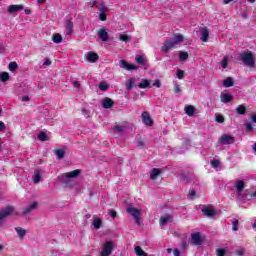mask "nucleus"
Returning a JSON list of instances; mask_svg holds the SVG:
<instances>
[{
    "label": "nucleus",
    "mask_w": 256,
    "mask_h": 256,
    "mask_svg": "<svg viewBox=\"0 0 256 256\" xmlns=\"http://www.w3.org/2000/svg\"><path fill=\"white\" fill-rule=\"evenodd\" d=\"M185 37L182 34H178L172 38V40H165L164 45L161 47V51L167 54L171 49H174L179 43H183Z\"/></svg>",
    "instance_id": "1"
},
{
    "label": "nucleus",
    "mask_w": 256,
    "mask_h": 256,
    "mask_svg": "<svg viewBox=\"0 0 256 256\" xmlns=\"http://www.w3.org/2000/svg\"><path fill=\"white\" fill-rule=\"evenodd\" d=\"M239 59L246 67L253 69L255 67V56L251 52H242L239 54Z\"/></svg>",
    "instance_id": "2"
},
{
    "label": "nucleus",
    "mask_w": 256,
    "mask_h": 256,
    "mask_svg": "<svg viewBox=\"0 0 256 256\" xmlns=\"http://www.w3.org/2000/svg\"><path fill=\"white\" fill-rule=\"evenodd\" d=\"M15 213V207L13 205H7L0 209V221H5L7 217H11Z\"/></svg>",
    "instance_id": "3"
},
{
    "label": "nucleus",
    "mask_w": 256,
    "mask_h": 256,
    "mask_svg": "<svg viewBox=\"0 0 256 256\" xmlns=\"http://www.w3.org/2000/svg\"><path fill=\"white\" fill-rule=\"evenodd\" d=\"M126 213L135 219L137 225H141V211L139 209L129 206L126 209Z\"/></svg>",
    "instance_id": "4"
},
{
    "label": "nucleus",
    "mask_w": 256,
    "mask_h": 256,
    "mask_svg": "<svg viewBox=\"0 0 256 256\" xmlns=\"http://www.w3.org/2000/svg\"><path fill=\"white\" fill-rule=\"evenodd\" d=\"M218 143H220V145H233V143H235V137L224 134L220 136V138L218 139Z\"/></svg>",
    "instance_id": "5"
},
{
    "label": "nucleus",
    "mask_w": 256,
    "mask_h": 256,
    "mask_svg": "<svg viewBox=\"0 0 256 256\" xmlns=\"http://www.w3.org/2000/svg\"><path fill=\"white\" fill-rule=\"evenodd\" d=\"M142 123H144V125H147L148 127H153V125H155V121L153 120V118H151V115L147 111H144L142 113Z\"/></svg>",
    "instance_id": "6"
},
{
    "label": "nucleus",
    "mask_w": 256,
    "mask_h": 256,
    "mask_svg": "<svg viewBox=\"0 0 256 256\" xmlns=\"http://www.w3.org/2000/svg\"><path fill=\"white\" fill-rule=\"evenodd\" d=\"M112 251H113V243L111 241H106L101 251V256H109L111 255Z\"/></svg>",
    "instance_id": "7"
},
{
    "label": "nucleus",
    "mask_w": 256,
    "mask_h": 256,
    "mask_svg": "<svg viewBox=\"0 0 256 256\" xmlns=\"http://www.w3.org/2000/svg\"><path fill=\"white\" fill-rule=\"evenodd\" d=\"M99 11V19L100 21H107V11L108 8L105 6V4H100L97 6Z\"/></svg>",
    "instance_id": "8"
},
{
    "label": "nucleus",
    "mask_w": 256,
    "mask_h": 256,
    "mask_svg": "<svg viewBox=\"0 0 256 256\" xmlns=\"http://www.w3.org/2000/svg\"><path fill=\"white\" fill-rule=\"evenodd\" d=\"M120 68L125 69L126 71H135L137 69V66L133 64H129L127 60H120Z\"/></svg>",
    "instance_id": "9"
},
{
    "label": "nucleus",
    "mask_w": 256,
    "mask_h": 256,
    "mask_svg": "<svg viewBox=\"0 0 256 256\" xmlns=\"http://www.w3.org/2000/svg\"><path fill=\"white\" fill-rule=\"evenodd\" d=\"M200 39L203 43H207L209 41V29L207 27L200 29Z\"/></svg>",
    "instance_id": "10"
},
{
    "label": "nucleus",
    "mask_w": 256,
    "mask_h": 256,
    "mask_svg": "<svg viewBox=\"0 0 256 256\" xmlns=\"http://www.w3.org/2000/svg\"><path fill=\"white\" fill-rule=\"evenodd\" d=\"M98 38L101 39V41H104V43H107L109 41V33L105 28H101L98 30Z\"/></svg>",
    "instance_id": "11"
},
{
    "label": "nucleus",
    "mask_w": 256,
    "mask_h": 256,
    "mask_svg": "<svg viewBox=\"0 0 256 256\" xmlns=\"http://www.w3.org/2000/svg\"><path fill=\"white\" fill-rule=\"evenodd\" d=\"M191 239L193 245H201V243H203V239H201V233L199 232L191 234Z\"/></svg>",
    "instance_id": "12"
},
{
    "label": "nucleus",
    "mask_w": 256,
    "mask_h": 256,
    "mask_svg": "<svg viewBox=\"0 0 256 256\" xmlns=\"http://www.w3.org/2000/svg\"><path fill=\"white\" fill-rule=\"evenodd\" d=\"M113 105H115V101L109 97L104 98L102 101V107L104 109H111Z\"/></svg>",
    "instance_id": "13"
},
{
    "label": "nucleus",
    "mask_w": 256,
    "mask_h": 256,
    "mask_svg": "<svg viewBox=\"0 0 256 256\" xmlns=\"http://www.w3.org/2000/svg\"><path fill=\"white\" fill-rule=\"evenodd\" d=\"M79 175H81V170L76 169V170H73L71 172L65 173L64 177H66V179H75V177H79Z\"/></svg>",
    "instance_id": "14"
},
{
    "label": "nucleus",
    "mask_w": 256,
    "mask_h": 256,
    "mask_svg": "<svg viewBox=\"0 0 256 256\" xmlns=\"http://www.w3.org/2000/svg\"><path fill=\"white\" fill-rule=\"evenodd\" d=\"M202 213L205 215V217H215V209L204 207L202 208Z\"/></svg>",
    "instance_id": "15"
},
{
    "label": "nucleus",
    "mask_w": 256,
    "mask_h": 256,
    "mask_svg": "<svg viewBox=\"0 0 256 256\" xmlns=\"http://www.w3.org/2000/svg\"><path fill=\"white\" fill-rule=\"evenodd\" d=\"M87 59L89 63H97V61H99V54L95 52H89Z\"/></svg>",
    "instance_id": "16"
},
{
    "label": "nucleus",
    "mask_w": 256,
    "mask_h": 256,
    "mask_svg": "<svg viewBox=\"0 0 256 256\" xmlns=\"http://www.w3.org/2000/svg\"><path fill=\"white\" fill-rule=\"evenodd\" d=\"M235 188H236V191H238V193H242L243 189H245V181L236 179Z\"/></svg>",
    "instance_id": "17"
},
{
    "label": "nucleus",
    "mask_w": 256,
    "mask_h": 256,
    "mask_svg": "<svg viewBox=\"0 0 256 256\" xmlns=\"http://www.w3.org/2000/svg\"><path fill=\"white\" fill-rule=\"evenodd\" d=\"M220 99L222 103H231L233 100V95L227 93H221Z\"/></svg>",
    "instance_id": "18"
},
{
    "label": "nucleus",
    "mask_w": 256,
    "mask_h": 256,
    "mask_svg": "<svg viewBox=\"0 0 256 256\" xmlns=\"http://www.w3.org/2000/svg\"><path fill=\"white\" fill-rule=\"evenodd\" d=\"M24 7L23 5H10L8 7V13H17L18 11H23Z\"/></svg>",
    "instance_id": "19"
},
{
    "label": "nucleus",
    "mask_w": 256,
    "mask_h": 256,
    "mask_svg": "<svg viewBox=\"0 0 256 256\" xmlns=\"http://www.w3.org/2000/svg\"><path fill=\"white\" fill-rule=\"evenodd\" d=\"M184 111L188 117H193L195 115V106L193 105H186Z\"/></svg>",
    "instance_id": "20"
},
{
    "label": "nucleus",
    "mask_w": 256,
    "mask_h": 256,
    "mask_svg": "<svg viewBox=\"0 0 256 256\" xmlns=\"http://www.w3.org/2000/svg\"><path fill=\"white\" fill-rule=\"evenodd\" d=\"M37 202H33L29 207L25 208L22 212V215H29L31 211H34V209H37Z\"/></svg>",
    "instance_id": "21"
},
{
    "label": "nucleus",
    "mask_w": 256,
    "mask_h": 256,
    "mask_svg": "<svg viewBox=\"0 0 256 256\" xmlns=\"http://www.w3.org/2000/svg\"><path fill=\"white\" fill-rule=\"evenodd\" d=\"M169 221H171V215L169 214L160 217V225L162 227H165Z\"/></svg>",
    "instance_id": "22"
},
{
    "label": "nucleus",
    "mask_w": 256,
    "mask_h": 256,
    "mask_svg": "<svg viewBox=\"0 0 256 256\" xmlns=\"http://www.w3.org/2000/svg\"><path fill=\"white\" fill-rule=\"evenodd\" d=\"M66 34L73 35V21L71 20L66 21Z\"/></svg>",
    "instance_id": "23"
},
{
    "label": "nucleus",
    "mask_w": 256,
    "mask_h": 256,
    "mask_svg": "<svg viewBox=\"0 0 256 256\" xmlns=\"http://www.w3.org/2000/svg\"><path fill=\"white\" fill-rule=\"evenodd\" d=\"M54 154L56 155L57 159L61 160L63 157H65V150L61 148H56L54 150Z\"/></svg>",
    "instance_id": "24"
},
{
    "label": "nucleus",
    "mask_w": 256,
    "mask_h": 256,
    "mask_svg": "<svg viewBox=\"0 0 256 256\" xmlns=\"http://www.w3.org/2000/svg\"><path fill=\"white\" fill-rule=\"evenodd\" d=\"M159 175H161V170L159 168H154L150 174V179H152V181H155V179H157Z\"/></svg>",
    "instance_id": "25"
},
{
    "label": "nucleus",
    "mask_w": 256,
    "mask_h": 256,
    "mask_svg": "<svg viewBox=\"0 0 256 256\" xmlns=\"http://www.w3.org/2000/svg\"><path fill=\"white\" fill-rule=\"evenodd\" d=\"M134 251L137 256H149L147 252L143 251V248H141V246H136L134 248Z\"/></svg>",
    "instance_id": "26"
},
{
    "label": "nucleus",
    "mask_w": 256,
    "mask_h": 256,
    "mask_svg": "<svg viewBox=\"0 0 256 256\" xmlns=\"http://www.w3.org/2000/svg\"><path fill=\"white\" fill-rule=\"evenodd\" d=\"M52 41H53V43H56V44L62 43L63 42V36H61V34H59V33H55L52 36Z\"/></svg>",
    "instance_id": "27"
},
{
    "label": "nucleus",
    "mask_w": 256,
    "mask_h": 256,
    "mask_svg": "<svg viewBox=\"0 0 256 256\" xmlns=\"http://www.w3.org/2000/svg\"><path fill=\"white\" fill-rule=\"evenodd\" d=\"M235 85V82L233 81L232 77H228L224 80L223 86L224 87H233Z\"/></svg>",
    "instance_id": "28"
},
{
    "label": "nucleus",
    "mask_w": 256,
    "mask_h": 256,
    "mask_svg": "<svg viewBox=\"0 0 256 256\" xmlns=\"http://www.w3.org/2000/svg\"><path fill=\"white\" fill-rule=\"evenodd\" d=\"M236 113L238 115H245L247 113V107H245V105H239L237 108H236Z\"/></svg>",
    "instance_id": "29"
},
{
    "label": "nucleus",
    "mask_w": 256,
    "mask_h": 256,
    "mask_svg": "<svg viewBox=\"0 0 256 256\" xmlns=\"http://www.w3.org/2000/svg\"><path fill=\"white\" fill-rule=\"evenodd\" d=\"M34 183H39L41 181V171L36 170L32 176Z\"/></svg>",
    "instance_id": "30"
},
{
    "label": "nucleus",
    "mask_w": 256,
    "mask_h": 256,
    "mask_svg": "<svg viewBox=\"0 0 256 256\" xmlns=\"http://www.w3.org/2000/svg\"><path fill=\"white\" fill-rule=\"evenodd\" d=\"M9 79H11V76L9 75V73L7 72L0 73V81H2V83H6V81H9Z\"/></svg>",
    "instance_id": "31"
},
{
    "label": "nucleus",
    "mask_w": 256,
    "mask_h": 256,
    "mask_svg": "<svg viewBox=\"0 0 256 256\" xmlns=\"http://www.w3.org/2000/svg\"><path fill=\"white\" fill-rule=\"evenodd\" d=\"M151 85V82L147 79H143L140 84H138L139 89H147Z\"/></svg>",
    "instance_id": "32"
},
{
    "label": "nucleus",
    "mask_w": 256,
    "mask_h": 256,
    "mask_svg": "<svg viewBox=\"0 0 256 256\" xmlns=\"http://www.w3.org/2000/svg\"><path fill=\"white\" fill-rule=\"evenodd\" d=\"M15 231L18 233L20 239H23V237H25V235H27V230H25L21 227H16Z\"/></svg>",
    "instance_id": "33"
},
{
    "label": "nucleus",
    "mask_w": 256,
    "mask_h": 256,
    "mask_svg": "<svg viewBox=\"0 0 256 256\" xmlns=\"http://www.w3.org/2000/svg\"><path fill=\"white\" fill-rule=\"evenodd\" d=\"M99 89L100 91H109V84H107L105 81H101L99 83Z\"/></svg>",
    "instance_id": "34"
},
{
    "label": "nucleus",
    "mask_w": 256,
    "mask_h": 256,
    "mask_svg": "<svg viewBox=\"0 0 256 256\" xmlns=\"http://www.w3.org/2000/svg\"><path fill=\"white\" fill-rule=\"evenodd\" d=\"M135 61L136 63H138V65H142V67H145V58H143V56L137 55Z\"/></svg>",
    "instance_id": "35"
},
{
    "label": "nucleus",
    "mask_w": 256,
    "mask_h": 256,
    "mask_svg": "<svg viewBox=\"0 0 256 256\" xmlns=\"http://www.w3.org/2000/svg\"><path fill=\"white\" fill-rule=\"evenodd\" d=\"M135 87V79L131 78L126 82V89L130 91V89H133Z\"/></svg>",
    "instance_id": "36"
},
{
    "label": "nucleus",
    "mask_w": 256,
    "mask_h": 256,
    "mask_svg": "<svg viewBox=\"0 0 256 256\" xmlns=\"http://www.w3.org/2000/svg\"><path fill=\"white\" fill-rule=\"evenodd\" d=\"M19 67V65L17 64V62H10L8 65V69L9 71H11L12 73L17 71V68Z\"/></svg>",
    "instance_id": "37"
},
{
    "label": "nucleus",
    "mask_w": 256,
    "mask_h": 256,
    "mask_svg": "<svg viewBox=\"0 0 256 256\" xmlns=\"http://www.w3.org/2000/svg\"><path fill=\"white\" fill-rule=\"evenodd\" d=\"M211 167H213V169H217V167H219L221 165V162L217 159H214L210 162Z\"/></svg>",
    "instance_id": "38"
},
{
    "label": "nucleus",
    "mask_w": 256,
    "mask_h": 256,
    "mask_svg": "<svg viewBox=\"0 0 256 256\" xmlns=\"http://www.w3.org/2000/svg\"><path fill=\"white\" fill-rule=\"evenodd\" d=\"M215 122L216 123H225V117H223V115H221V114H218L215 117Z\"/></svg>",
    "instance_id": "39"
},
{
    "label": "nucleus",
    "mask_w": 256,
    "mask_h": 256,
    "mask_svg": "<svg viewBox=\"0 0 256 256\" xmlns=\"http://www.w3.org/2000/svg\"><path fill=\"white\" fill-rule=\"evenodd\" d=\"M102 221H101V219H95L94 221H93V225H94V227L96 228V229H101V225H102Z\"/></svg>",
    "instance_id": "40"
},
{
    "label": "nucleus",
    "mask_w": 256,
    "mask_h": 256,
    "mask_svg": "<svg viewBox=\"0 0 256 256\" xmlns=\"http://www.w3.org/2000/svg\"><path fill=\"white\" fill-rule=\"evenodd\" d=\"M189 57V54L187 52H181L179 54L180 61H186V59Z\"/></svg>",
    "instance_id": "41"
},
{
    "label": "nucleus",
    "mask_w": 256,
    "mask_h": 256,
    "mask_svg": "<svg viewBox=\"0 0 256 256\" xmlns=\"http://www.w3.org/2000/svg\"><path fill=\"white\" fill-rule=\"evenodd\" d=\"M39 141H47V134L45 132H40L38 135Z\"/></svg>",
    "instance_id": "42"
},
{
    "label": "nucleus",
    "mask_w": 256,
    "mask_h": 256,
    "mask_svg": "<svg viewBox=\"0 0 256 256\" xmlns=\"http://www.w3.org/2000/svg\"><path fill=\"white\" fill-rule=\"evenodd\" d=\"M227 65H229V60L227 56H224V58L222 59V69H227Z\"/></svg>",
    "instance_id": "43"
},
{
    "label": "nucleus",
    "mask_w": 256,
    "mask_h": 256,
    "mask_svg": "<svg viewBox=\"0 0 256 256\" xmlns=\"http://www.w3.org/2000/svg\"><path fill=\"white\" fill-rule=\"evenodd\" d=\"M217 256H225V253H227V249L225 248H220V249H217Z\"/></svg>",
    "instance_id": "44"
},
{
    "label": "nucleus",
    "mask_w": 256,
    "mask_h": 256,
    "mask_svg": "<svg viewBox=\"0 0 256 256\" xmlns=\"http://www.w3.org/2000/svg\"><path fill=\"white\" fill-rule=\"evenodd\" d=\"M232 229L233 231H239V220L232 222Z\"/></svg>",
    "instance_id": "45"
},
{
    "label": "nucleus",
    "mask_w": 256,
    "mask_h": 256,
    "mask_svg": "<svg viewBox=\"0 0 256 256\" xmlns=\"http://www.w3.org/2000/svg\"><path fill=\"white\" fill-rule=\"evenodd\" d=\"M120 41H123L124 43H128L129 35H126V34L120 35Z\"/></svg>",
    "instance_id": "46"
},
{
    "label": "nucleus",
    "mask_w": 256,
    "mask_h": 256,
    "mask_svg": "<svg viewBox=\"0 0 256 256\" xmlns=\"http://www.w3.org/2000/svg\"><path fill=\"white\" fill-rule=\"evenodd\" d=\"M176 75L178 79H183V77H185V72L183 70H177Z\"/></svg>",
    "instance_id": "47"
},
{
    "label": "nucleus",
    "mask_w": 256,
    "mask_h": 256,
    "mask_svg": "<svg viewBox=\"0 0 256 256\" xmlns=\"http://www.w3.org/2000/svg\"><path fill=\"white\" fill-rule=\"evenodd\" d=\"M114 131H116L117 133H123L124 128H123V126L116 125V126L114 127Z\"/></svg>",
    "instance_id": "48"
},
{
    "label": "nucleus",
    "mask_w": 256,
    "mask_h": 256,
    "mask_svg": "<svg viewBox=\"0 0 256 256\" xmlns=\"http://www.w3.org/2000/svg\"><path fill=\"white\" fill-rule=\"evenodd\" d=\"M174 93L177 95L178 93H181V86L179 84L174 85Z\"/></svg>",
    "instance_id": "49"
},
{
    "label": "nucleus",
    "mask_w": 256,
    "mask_h": 256,
    "mask_svg": "<svg viewBox=\"0 0 256 256\" xmlns=\"http://www.w3.org/2000/svg\"><path fill=\"white\" fill-rule=\"evenodd\" d=\"M245 127H246V131H253V124H251V123H246V124H245Z\"/></svg>",
    "instance_id": "50"
},
{
    "label": "nucleus",
    "mask_w": 256,
    "mask_h": 256,
    "mask_svg": "<svg viewBox=\"0 0 256 256\" xmlns=\"http://www.w3.org/2000/svg\"><path fill=\"white\" fill-rule=\"evenodd\" d=\"M137 147H145V142L143 141V139H139L138 141H137Z\"/></svg>",
    "instance_id": "51"
},
{
    "label": "nucleus",
    "mask_w": 256,
    "mask_h": 256,
    "mask_svg": "<svg viewBox=\"0 0 256 256\" xmlns=\"http://www.w3.org/2000/svg\"><path fill=\"white\" fill-rule=\"evenodd\" d=\"M154 87H157L158 89L161 88V81L159 79H156L153 83Z\"/></svg>",
    "instance_id": "52"
},
{
    "label": "nucleus",
    "mask_w": 256,
    "mask_h": 256,
    "mask_svg": "<svg viewBox=\"0 0 256 256\" xmlns=\"http://www.w3.org/2000/svg\"><path fill=\"white\" fill-rule=\"evenodd\" d=\"M189 196L192 197V198L193 197H197V192L195 190H193V189L189 190Z\"/></svg>",
    "instance_id": "53"
},
{
    "label": "nucleus",
    "mask_w": 256,
    "mask_h": 256,
    "mask_svg": "<svg viewBox=\"0 0 256 256\" xmlns=\"http://www.w3.org/2000/svg\"><path fill=\"white\" fill-rule=\"evenodd\" d=\"M109 215L112 216V219H115V217H117V212H115V210H110Z\"/></svg>",
    "instance_id": "54"
},
{
    "label": "nucleus",
    "mask_w": 256,
    "mask_h": 256,
    "mask_svg": "<svg viewBox=\"0 0 256 256\" xmlns=\"http://www.w3.org/2000/svg\"><path fill=\"white\" fill-rule=\"evenodd\" d=\"M173 255L174 256H181V252L179 251V249H174L173 250Z\"/></svg>",
    "instance_id": "55"
},
{
    "label": "nucleus",
    "mask_w": 256,
    "mask_h": 256,
    "mask_svg": "<svg viewBox=\"0 0 256 256\" xmlns=\"http://www.w3.org/2000/svg\"><path fill=\"white\" fill-rule=\"evenodd\" d=\"M0 131H5V123L0 121Z\"/></svg>",
    "instance_id": "56"
},
{
    "label": "nucleus",
    "mask_w": 256,
    "mask_h": 256,
    "mask_svg": "<svg viewBox=\"0 0 256 256\" xmlns=\"http://www.w3.org/2000/svg\"><path fill=\"white\" fill-rule=\"evenodd\" d=\"M73 85L76 89H79V87H81V83H79V81L73 82Z\"/></svg>",
    "instance_id": "57"
},
{
    "label": "nucleus",
    "mask_w": 256,
    "mask_h": 256,
    "mask_svg": "<svg viewBox=\"0 0 256 256\" xmlns=\"http://www.w3.org/2000/svg\"><path fill=\"white\" fill-rule=\"evenodd\" d=\"M44 65L46 66L51 65V60H49V58H45Z\"/></svg>",
    "instance_id": "58"
},
{
    "label": "nucleus",
    "mask_w": 256,
    "mask_h": 256,
    "mask_svg": "<svg viewBox=\"0 0 256 256\" xmlns=\"http://www.w3.org/2000/svg\"><path fill=\"white\" fill-rule=\"evenodd\" d=\"M22 101H24V102H25V101H30L29 96H23V97H22Z\"/></svg>",
    "instance_id": "59"
},
{
    "label": "nucleus",
    "mask_w": 256,
    "mask_h": 256,
    "mask_svg": "<svg viewBox=\"0 0 256 256\" xmlns=\"http://www.w3.org/2000/svg\"><path fill=\"white\" fill-rule=\"evenodd\" d=\"M251 120L253 121V123H256V114L252 115Z\"/></svg>",
    "instance_id": "60"
},
{
    "label": "nucleus",
    "mask_w": 256,
    "mask_h": 256,
    "mask_svg": "<svg viewBox=\"0 0 256 256\" xmlns=\"http://www.w3.org/2000/svg\"><path fill=\"white\" fill-rule=\"evenodd\" d=\"M223 1H224L225 5H229V3H231V1H233V0H223Z\"/></svg>",
    "instance_id": "61"
},
{
    "label": "nucleus",
    "mask_w": 256,
    "mask_h": 256,
    "mask_svg": "<svg viewBox=\"0 0 256 256\" xmlns=\"http://www.w3.org/2000/svg\"><path fill=\"white\" fill-rule=\"evenodd\" d=\"M0 53H5V48H3V46L0 45Z\"/></svg>",
    "instance_id": "62"
},
{
    "label": "nucleus",
    "mask_w": 256,
    "mask_h": 256,
    "mask_svg": "<svg viewBox=\"0 0 256 256\" xmlns=\"http://www.w3.org/2000/svg\"><path fill=\"white\" fill-rule=\"evenodd\" d=\"M38 1V3L40 4V5H43V3H45V1H47V0H37Z\"/></svg>",
    "instance_id": "63"
},
{
    "label": "nucleus",
    "mask_w": 256,
    "mask_h": 256,
    "mask_svg": "<svg viewBox=\"0 0 256 256\" xmlns=\"http://www.w3.org/2000/svg\"><path fill=\"white\" fill-rule=\"evenodd\" d=\"M253 149L256 152V142L254 143Z\"/></svg>",
    "instance_id": "64"
}]
</instances>
